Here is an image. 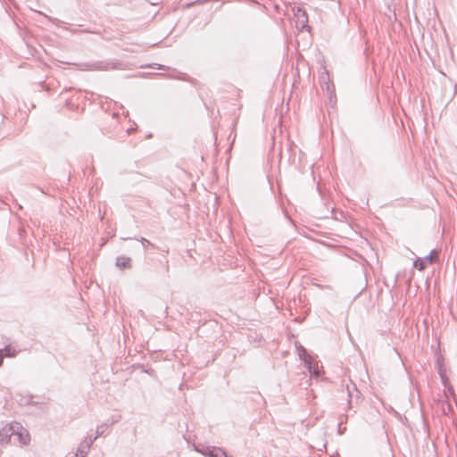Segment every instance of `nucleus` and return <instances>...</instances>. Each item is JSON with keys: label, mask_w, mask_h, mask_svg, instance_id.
<instances>
[{"label": "nucleus", "mask_w": 457, "mask_h": 457, "mask_svg": "<svg viewBox=\"0 0 457 457\" xmlns=\"http://www.w3.org/2000/svg\"><path fill=\"white\" fill-rule=\"evenodd\" d=\"M79 71H104L110 70H122L123 63L118 60L90 61L76 64Z\"/></svg>", "instance_id": "obj_1"}, {"label": "nucleus", "mask_w": 457, "mask_h": 457, "mask_svg": "<svg viewBox=\"0 0 457 457\" xmlns=\"http://www.w3.org/2000/svg\"><path fill=\"white\" fill-rule=\"evenodd\" d=\"M346 390L348 394V408L352 409L353 407V403H358L361 399V392L357 389V386L351 380L349 384L346 385Z\"/></svg>", "instance_id": "obj_2"}, {"label": "nucleus", "mask_w": 457, "mask_h": 457, "mask_svg": "<svg viewBox=\"0 0 457 457\" xmlns=\"http://www.w3.org/2000/svg\"><path fill=\"white\" fill-rule=\"evenodd\" d=\"M22 429L19 423L15 425L5 426L0 430V444H7L14 436L16 429Z\"/></svg>", "instance_id": "obj_3"}, {"label": "nucleus", "mask_w": 457, "mask_h": 457, "mask_svg": "<svg viewBox=\"0 0 457 457\" xmlns=\"http://www.w3.org/2000/svg\"><path fill=\"white\" fill-rule=\"evenodd\" d=\"M195 450L209 457H230L222 448L216 446H203L201 449L196 447Z\"/></svg>", "instance_id": "obj_4"}, {"label": "nucleus", "mask_w": 457, "mask_h": 457, "mask_svg": "<svg viewBox=\"0 0 457 457\" xmlns=\"http://www.w3.org/2000/svg\"><path fill=\"white\" fill-rule=\"evenodd\" d=\"M115 264L120 270L130 269L131 268V259L129 257L124 256V255L118 256L116 258Z\"/></svg>", "instance_id": "obj_5"}, {"label": "nucleus", "mask_w": 457, "mask_h": 457, "mask_svg": "<svg viewBox=\"0 0 457 457\" xmlns=\"http://www.w3.org/2000/svg\"><path fill=\"white\" fill-rule=\"evenodd\" d=\"M93 444V440H85L83 441L79 446L78 447V451L76 453L79 454V457H86L88 453V451Z\"/></svg>", "instance_id": "obj_6"}, {"label": "nucleus", "mask_w": 457, "mask_h": 457, "mask_svg": "<svg viewBox=\"0 0 457 457\" xmlns=\"http://www.w3.org/2000/svg\"><path fill=\"white\" fill-rule=\"evenodd\" d=\"M305 366L312 376L316 378L320 376V372L318 364H312V361H305Z\"/></svg>", "instance_id": "obj_7"}, {"label": "nucleus", "mask_w": 457, "mask_h": 457, "mask_svg": "<svg viewBox=\"0 0 457 457\" xmlns=\"http://www.w3.org/2000/svg\"><path fill=\"white\" fill-rule=\"evenodd\" d=\"M13 437H17L21 444L22 445H28L30 438L28 432H18V429L15 431V435Z\"/></svg>", "instance_id": "obj_8"}, {"label": "nucleus", "mask_w": 457, "mask_h": 457, "mask_svg": "<svg viewBox=\"0 0 457 457\" xmlns=\"http://www.w3.org/2000/svg\"><path fill=\"white\" fill-rule=\"evenodd\" d=\"M439 253L440 251L439 250H436V249H433L428 255H427L425 258V260L427 261L428 263H434L436 262L438 258H439Z\"/></svg>", "instance_id": "obj_9"}, {"label": "nucleus", "mask_w": 457, "mask_h": 457, "mask_svg": "<svg viewBox=\"0 0 457 457\" xmlns=\"http://www.w3.org/2000/svg\"><path fill=\"white\" fill-rule=\"evenodd\" d=\"M428 262L427 261L425 260V258H418L417 260L414 261L413 262V266L418 269L419 270H423L427 268L428 266Z\"/></svg>", "instance_id": "obj_10"}, {"label": "nucleus", "mask_w": 457, "mask_h": 457, "mask_svg": "<svg viewBox=\"0 0 457 457\" xmlns=\"http://www.w3.org/2000/svg\"><path fill=\"white\" fill-rule=\"evenodd\" d=\"M298 355H299V358L302 361H303L304 363H305V361H312L311 358L308 356L307 350L303 346H300L298 348Z\"/></svg>", "instance_id": "obj_11"}, {"label": "nucleus", "mask_w": 457, "mask_h": 457, "mask_svg": "<svg viewBox=\"0 0 457 457\" xmlns=\"http://www.w3.org/2000/svg\"><path fill=\"white\" fill-rule=\"evenodd\" d=\"M109 425L107 423H104V424H102L100 426H97L96 428V436L93 437V438H89L90 440H93V442L95 440H96L97 437L103 436L104 432V429L108 427Z\"/></svg>", "instance_id": "obj_12"}, {"label": "nucleus", "mask_w": 457, "mask_h": 457, "mask_svg": "<svg viewBox=\"0 0 457 457\" xmlns=\"http://www.w3.org/2000/svg\"><path fill=\"white\" fill-rule=\"evenodd\" d=\"M139 241L142 243L143 245V247H144V250H146V247L147 246H151L153 248H157L153 243H151L150 241H148L146 238L145 237H141L139 239Z\"/></svg>", "instance_id": "obj_13"}, {"label": "nucleus", "mask_w": 457, "mask_h": 457, "mask_svg": "<svg viewBox=\"0 0 457 457\" xmlns=\"http://www.w3.org/2000/svg\"><path fill=\"white\" fill-rule=\"evenodd\" d=\"M342 422H343V421H341V422L338 424V434H339V435L344 434V431L345 430V428H341Z\"/></svg>", "instance_id": "obj_14"}, {"label": "nucleus", "mask_w": 457, "mask_h": 457, "mask_svg": "<svg viewBox=\"0 0 457 457\" xmlns=\"http://www.w3.org/2000/svg\"><path fill=\"white\" fill-rule=\"evenodd\" d=\"M157 65V69L158 70H167L168 68L164 65H162V64H156Z\"/></svg>", "instance_id": "obj_15"}, {"label": "nucleus", "mask_w": 457, "mask_h": 457, "mask_svg": "<svg viewBox=\"0 0 457 457\" xmlns=\"http://www.w3.org/2000/svg\"><path fill=\"white\" fill-rule=\"evenodd\" d=\"M298 12H303V17H304V18H305L304 22H307V16H306V14H305V12H304V11H302L301 9H299V10H298Z\"/></svg>", "instance_id": "obj_16"}, {"label": "nucleus", "mask_w": 457, "mask_h": 457, "mask_svg": "<svg viewBox=\"0 0 457 457\" xmlns=\"http://www.w3.org/2000/svg\"><path fill=\"white\" fill-rule=\"evenodd\" d=\"M4 351H6V354L9 355L10 346H5Z\"/></svg>", "instance_id": "obj_17"}, {"label": "nucleus", "mask_w": 457, "mask_h": 457, "mask_svg": "<svg viewBox=\"0 0 457 457\" xmlns=\"http://www.w3.org/2000/svg\"><path fill=\"white\" fill-rule=\"evenodd\" d=\"M3 361H4V358H3L2 353H0V366L3 364Z\"/></svg>", "instance_id": "obj_18"}, {"label": "nucleus", "mask_w": 457, "mask_h": 457, "mask_svg": "<svg viewBox=\"0 0 457 457\" xmlns=\"http://www.w3.org/2000/svg\"><path fill=\"white\" fill-rule=\"evenodd\" d=\"M449 391L451 392L452 395H454V391H453V387H450L449 388Z\"/></svg>", "instance_id": "obj_19"}]
</instances>
